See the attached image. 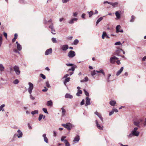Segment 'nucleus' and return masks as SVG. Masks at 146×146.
Segmentation results:
<instances>
[{
  "label": "nucleus",
  "instance_id": "obj_44",
  "mask_svg": "<svg viewBox=\"0 0 146 146\" xmlns=\"http://www.w3.org/2000/svg\"><path fill=\"white\" fill-rule=\"evenodd\" d=\"M96 70H94L93 71L91 72V75L92 76H94L96 74Z\"/></svg>",
  "mask_w": 146,
  "mask_h": 146
},
{
  "label": "nucleus",
  "instance_id": "obj_51",
  "mask_svg": "<svg viewBox=\"0 0 146 146\" xmlns=\"http://www.w3.org/2000/svg\"><path fill=\"white\" fill-rule=\"evenodd\" d=\"M115 45H121V44L120 41H118L115 42Z\"/></svg>",
  "mask_w": 146,
  "mask_h": 146
},
{
  "label": "nucleus",
  "instance_id": "obj_18",
  "mask_svg": "<svg viewBox=\"0 0 146 146\" xmlns=\"http://www.w3.org/2000/svg\"><path fill=\"white\" fill-rule=\"evenodd\" d=\"M73 97L72 95L69 94H66L65 95V98H69L70 99L72 98Z\"/></svg>",
  "mask_w": 146,
  "mask_h": 146
},
{
  "label": "nucleus",
  "instance_id": "obj_21",
  "mask_svg": "<svg viewBox=\"0 0 146 146\" xmlns=\"http://www.w3.org/2000/svg\"><path fill=\"white\" fill-rule=\"evenodd\" d=\"M80 140V137L79 136L77 135L76 137H75L73 140V141L75 142V143H77Z\"/></svg>",
  "mask_w": 146,
  "mask_h": 146
},
{
  "label": "nucleus",
  "instance_id": "obj_45",
  "mask_svg": "<svg viewBox=\"0 0 146 146\" xmlns=\"http://www.w3.org/2000/svg\"><path fill=\"white\" fill-rule=\"evenodd\" d=\"M84 91L86 96H87V97H88L89 96V94L88 92L86 91L85 89L84 90Z\"/></svg>",
  "mask_w": 146,
  "mask_h": 146
},
{
  "label": "nucleus",
  "instance_id": "obj_3",
  "mask_svg": "<svg viewBox=\"0 0 146 146\" xmlns=\"http://www.w3.org/2000/svg\"><path fill=\"white\" fill-rule=\"evenodd\" d=\"M62 125L69 130H70L72 127V125L70 123H67L66 124H62Z\"/></svg>",
  "mask_w": 146,
  "mask_h": 146
},
{
  "label": "nucleus",
  "instance_id": "obj_31",
  "mask_svg": "<svg viewBox=\"0 0 146 146\" xmlns=\"http://www.w3.org/2000/svg\"><path fill=\"white\" fill-rule=\"evenodd\" d=\"M82 94V91L81 90H78V92L76 94V95L78 96H80V94Z\"/></svg>",
  "mask_w": 146,
  "mask_h": 146
},
{
  "label": "nucleus",
  "instance_id": "obj_7",
  "mask_svg": "<svg viewBox=\"0 0 146 146\" xmlns=\"http://www.w3.org/2000/svg\"><path fill=\"white\" fill-rule=\"evenodd\" d=\"M118 58L115 57V56H113L111 57L110 60V63L111 64H114L115 63L116 60H118Z\"/></svg>",
  "mask_w": 146,
  "mask_h": 146
},
{
  "label": "nucleus",
  "instance_id": "obj_8",
  "mask_svg": "<svg viewBox=\"0 0 146 146\" xmlns=\"http://www.w3.org/2000/svg\"><path fill=\"white\" fill-rule=\"evenodd\" d=\"M61 49L63 51H65L68 48V46L67 44L62 45L60 46Z\"/></svg>",
  "mask_w": 146,
  "mask_h": 146
},
{
  "label": "nucleus",
  "instance_id": "obj_4",
  "mask_svg": "<svg viewBox=\"0 0 146 146\" xmlns=\"http://www.w3.org/2000/svg\"><path fill=\"white\" fill-rule=\"evenodd\" d=\"M143 120L141 119H139L137 121H133V124L134 125L137 127H138L140 128V123L142 122Z\"/></svg>",
  "mask_w": 146,
  "mask_h": 146
},
{
  "label": "nucleus",
  "instance_id": "obj_56",
  "mask_svg": "<svg viewBox=\"0 0 146 146\" xmlns=\"http://www.w3.org/2000/svg\"><path fill=\"white\" fill-rule=\"evenodd\" d=\"M66 66H72L73 65V64L71 63L66 64Z\"/></svg>",
  "mask_w": 146,
  "mask_h": 146
},
{
  "label": "nucleus",
  "instance_id": "obj_9",
  "mask_svg": "<svg viewBox=\"0 0 146 146\" xmlns=\"http://www.w3.org/2000/svg\"><path fill=\"white\" fill-rule=\"evenodd\" d=\"M121 51H122V49H118L116 50L114 52V54L115 55H116L117 56H120V54Z\"/></svg>",
  "mask_w": 146,
  "mask_h": 146
},
{
  "label": "nucleus",
  "instance_id": "obj_38",
  "mask_svg": "<svg viewBox=\"0 0 146 146\" xmlns=\"http://www.w3.org/2000/svg\"><path fill=\"white\" fill-rule=\"evenodd\" d=\"M53 43H57V42L56 38L53 37L51 39Z\"/></svg>",
  "mask_w": 146,
  "mask_h": 146
},
{
  "label": "nucleus",
  "instance_id": "obj_28",
  "mask_svg": "<svg viewBox=\"0 0 146 146\" xmlns=\"http://www.w3.org/2000/svg\"><path fill=\"white\" fill-rule=\"evenodd\" d=\"M17 36H18V35H17V34L15 33V34L14 37L12 40V42H15V41L16 39L17 38Z\"/></svg>",
  "mask_w": 146,
  "mask_h": 146
},
{
  "label": "nucleus",
  "instance_id": "obj_19",
  "mask_svg": "<svg viewBox=\"0 0 146 146\" xmlns=\"http://www.w3.org/2000/svg\"><path fill=\"white\" fill-rule=\"evenodd\" d=\"M42 137L44 138V141L46 143H48V139L46 137V135L45 134H44L42 135Z\"/></svg>",
  "mask_w": 146,
  "mask_h": 146
},
{
  "label": "nucleus",
  "instance_id": "obj_47",
  "mask_svg": "<svg viewBox=\"0 0 146 146\" xmlns=\"http://www.w3.org/2000/svg\"><path fill=\"white\" fill-rule=\"evenodd\" d=\"M40 77L43 79H44L46 78V76H45L42 74H40Z\"/></svg>",
  "mask_w": 146,
  "mask_h": 146
},
{
  "label": "nucleus",
  "instance_id": "obj_24",
  "mask_svg": "<svg viewBox=\"0 0 146 146\" xmlns=\"http://www.w3.org/2000/svg\"><path fill=\"white\" fill-rule=\"evenodd\" d=\"M115 15L119 19L121 17V15L119 13L118 11H117L115 13Z\"/></svg>",
  "mask_w": 146,
  "mask_h": 146
},
{
  "label": "nucleus",
  "instance_id": "obj_49",
  "mask_svg": "<svg viewBox=\"0 0 146 146\" xmlns=\"http://www.w3.org/2000/svg\"><path fill=\"white\" fill-rule=\"evenodd\" d=\"M43 111L45 113L48 114V112L47 111V110L46 108H44L42 109Z\"/></svg>",
  "mask_w": 146,
  "mask_h": 146
},
{
  "label": "nucleus",
  "instance_id": "obj_41",
  "mask_svg": "<svg viewBox=\"0 0 146 146\" xmlns=\"http://www.w3.org/2000/svg\"><path fill=\"white\" fill-rule=\"evenodd\" d=\"M64 142L65 143V146H70V144L67 140H65V141Z\"/></svg>",
  "mask_w": 146,
  "mask_h": 146
},
{
  "label": "nucleus",
  "instance_id": "obj_34",
  "mask_svg": "<svg viewBox=\"0 0 146 146\" xmlns=\"http://www.w3.org/2000/svg\"><path fill=\"white\" fill-rule=\"evenodd\" d=\"M87 12L89 14L90 17H91L94 14L93 12L92 11H91L90 12L88 11Z\"/></svg>",
  "mask_w": 146,
  "mask_h": 146
},
{
  "label": "nucleus",
  "instance_id": "obj_2",
  "mask_svg": "<svg viewBox=\"0 0 146 146\" xmlns=\"http://www.w3.org/2000/svg\"><path fill=\"white\" fill-rule=\"evenodd\" d=\"M28 84L29 85V87L28 88V90L30 94V97L32 100H34L35 99V98L33 96L31 95L32 91L33 88V85L32 83L30 82H29Z\"/></svg>",
  "mask_w": 146,
  "mask_h": 146
},
{
  "label": "nucleus",
  "instance_id": "obj_16",
  "mask_svg": "<svg viewBox=\"0 0 146 146\" xmlns=\"http://www.w3.org/2000/svg\"><path fill=\"white\" fill-rule=\"evenodd\" d=\"M16 44L17 45V48L18 50L19 51H21L22 50V46L17 41L16 42Z\"/></svg>",
  "mask_w": 146,
  "mask_h": 146
},
{
  "label": "nucleus",
  "instance_id": "obj_39",
  "mask_svg": "<svg viewBox=\"0 0 146 146\" xmlns=\"http://www.w3.org/2000/svg\"><path fill=\"white\" fill-rule=\"evenodd\" d=\"M75 67L74 66H72L71 68H69L68 70V72H69L70 71L72 70V71H74L75 70Z\"/></svg>",
  "mask_w": 146,
  "mask_h": 146
},
{
  "label": "nucleus",
  "instance_id": "obj_23",
  "mask_svg": "<svg viewBox=\"0 0 146 146\" xmlns=\"http://www.w3.org/2000/svg\"><path fill=\"white\" fill-rule=\"evenodd\" d=\"M5 67L2 64L0 63V71L2 72L4 71Z\"/></svg>",
  "mask_w": 146,
  "mask_h": 146
},
{
  "label": "nucleus",
  "instance_id": "obj_29",
  "mask_svg": "<svg viewBox=\"0 0 146 146\" xmlns=\"http://www.w3.org/2000/svg\"><path fill=\"white\" fill-rule=\"evenodd\" d=\"M96 72L98 73H101L104 76L105 75V73L104 72V70L103 69H101L99 71L96 70Z\"/></svg>",
  "mask_w": 146,
  "mask_h": 146
},
{
  "label": "nucleus",
  "instance_id": "obj_6",
  "mask_svg": "<svg viewBox=\"0 0 146 146\" xmlns=\"http://www.w3.org/2000/svg\"><path fill=\"white\" fill-rule=\"evenodd\" d=\"M76 54L74 51L70 50L68 54V56L70 58H72L75 56Z\"/></svg>",
  "mask_w": 146,
  "mask_h": 146
},
{
  "label": "nucleus",
  "instance_id": "obj_60",
  "mask_svg": "<svg viewBox=\"0 0 146 146\" xmlns=\"http://www.w3.org/2000/svg\"><path fill=\"white\" fill-rule=\"evenodd\" d=\"M85 82H87L88 80V78L87 77H86L84 78V80Z\"/></svg>",
  "mask_w": 146,
  "mask_h": 146
},
{
  "label": "nucleus",
  "instance_id": "obj_42",
  "mask_svg": "<svg viewBox=\"0 0 146 146\" xmlns=\"http://www.w3.org/2000/svg\"><path fill=\"white\" fill-rule=\"evenodd\" d=\"M135 19V17L132 15L131 17V19L130 21L131 22H134V19Z\"/></svg>",
  "mask_w": 146,
  "mask_h": 146
},
{
  "label": "nucleus",
  "instance_id": "obj_1",
  "mask_svg": "<svg viewBox=\"0 0 146 146\" xmlns=\"http://www.w3.org/2000/svg\"><path fill=\"white\" fill-rule=\"evenodd\" d=\"M138 128L135 127L131 132L130 133L127 135V137L129 138H132L133 137H138L139 134L140 132L137 131Z\"/></svg>",
  "mask_w": 146,
  "mask_h": 146
},
{
  "label": "nucleus",
  "instance_id": "obj_25",
  "mask_svg": "<svg viewBox=\"0 0 146 146\" xmlns=\"http://www.w3.org/2000/svg\"><path fill=\"white\" fill-rule=\"evenodd\" d=\"M47 105L48 106H51L52 105V100H49L47 101Z\"/></svg>",
  "mask_w": 146,
  "mask_h": 146
},
{
  "label": "nucleus",
  "instance_id": "obj_50",
  "mask_svg": "<svg viewBox=\"0 0 146 146\" xmlns=\"http://www.w3.org/2000/svg\"><path fill=\"white\" fill-rule=\"evenodd\" d=\"M78 14V13L77 12H76L75 13H73V16L75 17H77Z\"/></svg>",
  "mask_w": 146,
  "mask_h": 146
},
{
  "label": "nucleus",
  "instance_id": "obj_61",
  "mask_svg": "<svg viewBox=\"0 0 146 146\" xmlns=\"http://www.w3.org/2000/svg\"><path fill=\"white\" fill-rule=\"evenodd\" d=\"M112 110L114 112H117L118 111L117 110L116 108L113 109H112Z\"/></svg>",
  "mask_w": 146,
  "mask_h": 146
},
{
  "label": "nucleus",
  "instance_id": "obj_17",
  "mask_svg": "<svg viewBox=\"0 0 146 146\" xmlns=\"http://www.w3.org/2000/svg\"><path fill=\"white\" fill-rule=\"evenodd\" d=\"M118 3L117 2H115L114 3L111 2L110 5L112 6L114 8L117 7L118 6Z\"/></svg>",
  "mask_w": 146,
  "mask_h": 146
},
{
  "label": "nucleus",
  "instance_id": "obj_62",
  "mask_svg": "<svg viewBox=\"0 0 146 146\" xmlns=\"http://www.w3.org/2000/svg\"><path fill=\"white\" fill-rule=\"evenodd\" d=\"M49 28L51 29V30L54 29L53 26L52 25H50L49 26Z\"/></svg>",
  "mask_w": 146,
  "mask_h": 146
},
{
  "label": "nucleus",
  "instance_id": "obj_14",
  "mask_svg": "<svg viewBox=\"0 0 146 146\" xmlns=\"http://www.w3.org/2000/svg\"><path fill=\"white\" fill-rule=\"evenodd\" d=\"M96 124L97 127L99 129L101 130H103V126H101L100 125H99L98 124V121L97 120H96Z\"/></svg>",
  "mask_w": 146,
  "mask_h": 146
},
{
  "label": "nucleus",
  "instance_id": "obj_58",
  "mask_svg": "<svg viewBox=\"0 0 146 146\" xmlns=\"http://www.w3.org/2000/svg\"><path fill=\"white\" fill-rule=\"evenodd\" d=\"M85 15H86L84 13H83L81 17L82 18L84 19H85Z\"/></svg>",
  "mask_w": 146,
  "mask_h": 146
},
{
  "label": "nucleus",
  "instance_id": "obj_43",
  "mask_svg": "<svg viewBox=\"0 0 146 146\" xmlns=\"http://www.w3.org/2000/svg\"><path fill=\"white\" fill-rule=\"evenodd\" d=\"M19 80L17 79H16L15 80H14L13 82V83L15 84H17L19 83Z\"/></svg>",
  "mask_w": 146,
  "mask_h": 146
},
{
  "label": "nucleus",
  "instance_id": "obj_33",
  "mask_svg": "<svg viewBox=\"0 0 146 146\" xmlns=\"http://www.w3.org/2000/svg\"><path fill=\"white\" fill-rule=\"evenodd\" d=\"M38 111L37 110H35L31 112V113L32 115H35V114H38Z\"/></svg>",
  "mask_w": 146,
  "mask_h": 146
},
{
  "label": "nucleus",
  "instance_id": "obj_37",
  "mask_svg": "<svg viewBox=\"0 0 146 146\" xmlns=\"http://www.w3.org/2000/svg\"><path fill=\"white\" fill-rule=\"evenodd\" d=\"M79 42V40L77 39H75L73 42V44L75 45H77Z\"/></svg>",
  "mask_w": 146,
  "mask_h": 146
},
{
  "label": "nucleus",
  "instance_id": "obj_54",
  "mask_svg": "<svg viewBox=\"0 0 146 146\" xmlns=\"http://www.w3.org/2000/svg\"><path fill=\"white\" fill-rule=\"evenodd\" d=\"M51 33L54 35L55 34V31L54 29L51 30Z\"/></svg>",
  "mask_w": 146,
  "mask_h": 146
},
{
  "label": "nucleus",
  "instance_id": "obj_48",
  "mask_svg": "<svg viewBox=\"0 0 146 146\" xmlns=\"http://www.w3.org/2000/svg\"><path fill=\"white\" fill-rule=\"evenodd\" d=\"M46 86L48 88H50V86L48 81H47L46 83Z\"/></svg>",
  "mask_w": 146,
  "mask_h": 146
},
{
  "label": "nucleus",
  "instance_id": "obj_46",
  "mask_svg": "<svg viewBox=\"0 0 146 146\" xmlns=\"http://www.w3.org/2000/svg\"><path fill=\"white\" fill-rule=\"evenodd\" d=\"M43 116V115L41 114H40L38 117V120L39 121H40L42 118Z\"/></svg>",
  "mask_w": 146,
  "mask_h": 146
},
{
  "label": "nucleus",
  "instance_id": "obj_12",
  "mask_svg": "<svg viewBox=\"0 0 146 146\" xmlns=\"http://www.w3.org/2000/svg\"><path fill=\"white\" fill-rule=\"evenodd\" d=\"M86 101L85 106H87L90 104V98H89L88 97H87L86 99Z\"/></svg>",
  "mask_w": 146,
  "mask_h": 146
},
{
  "label": "nucleus",
  "instance_id": "obj_5",
  "mask_svg": "<svg viewBox=\"0 0 146 146\" xmlns=\"http://www.w3.org/2000/svg\"><path fill=\"white\" fill-rule=\"evenodd\" d=\"M13 69L15 72L16 74L17 75H19L21 72L19 70V67L17 66H15L13 67Z\"/></svg>",
  "mask_w": 146,
  "mask_h": 146
},
{
  "label": "nucleus",
  "instance_id": "obj_15",
  "mask_svg": "<svg viewBox=\"0 0 146 146\" xmlns=\"http://www.w3.org/2000/svg\"><path fill=\"white\" fill-rule=\"evenodd\" d=\"M78 19L77 18H72L71 19L68 21V23L70 24H72L74 23V21H77Z\"/></svg>",
  "mask_w": 146,
  "mask_h": 146
},
{
  "label": "nucleus",
  "instance_id": "obj_26",
  "mask_svg": "<svg viewBox=\"0 0 146 146\" xmlns=\"http://www.w3.org/2000/svg\"><path fill=\"white\" fill-rule=\"evenodd\" d=\"M5 106V105L3 104L1 105L0 106V111H4L5 110L3 108Z\"/></svg>",
  "mask_w": 146,
  "mask_h": 146
},
{
  "label": "nucleus",
  "instance_id": "obj_13",
  "mask_svg": "<svg viewBox=\"0 0 146 146\" xmlns=\"http://www.w3.org/2000/svg\"><path fill=\"white\" fill-rule=\"evenodd\" d=\"M17 132L18 133L17 135V136L19 138H21L23 136V133L19 129H18L17 131Z\"/></svg>",
  "mask_w": 146,
  "mask_h": 146
},
{
  "label": "nucleus",
  "instance_id": "obj_55",
  "mask_svg": "<svg viewBox=\"0 0 146 146\" xmlns=\"http://www.w3.org/2000/svg\"><path fill=\"white\" fill-rule=\"evenodd\" d=\"M69 76V74H66L64 76L63 78V79L65 78H67V77Z\"/></svg>",
  "mask_w": 146,
  "mask_h": 146
},
{
  "label": "nucleus",
  "instance_id": "obj_53",
  "mask_svg": "<svg viewBox=\"0 0 146 146\" xmlns=\"http://www.w3.org/2000/svg\"><path fill=\"white\" fill-rule=\"evenodd\" d=\"M44 89H43L42 90V91L44 92H46L48 90V89L46 87H44Z\"/></svg>",
  "mask_w": 146,
  "mask_h": 146
},
{
  "label": "nucleus",
  "instance_id": "obj_63",
  "mask_svg": "<svg viewBox=\"0 0 146 146\" xmlns=\"http://www.w3.org/2000/svg\"><path fill=\"white\" fill-rule=\"evenodd\" d=\"M146 60V56H144L142 59L143 61H144Z\"/></svg>",
  "mask_w": 146,
  "mask_h": 146
},
{
  "label": "nucleus",
  "instance_id": "obj_59",
  "mask_svg": "<svg viewBox=\"0 0 146 146\" xmlns=\"http://www.w3.org/2000/svg\"><path fill=\"white\" fill-rule=\"evenodd\" d=\"M3 35L5 37V38H7V34L6 33L4 32L3 33Z\"/></svg>",
  "mask_w": 146,
  "mask_h": 146
},
{
  "label": "nucleus",
  "instance_id": "obj_11",
  "mask_svg": "<svg viewBox=\"0 0 146 146\" xmlns=\"http://www.w3.org/2000/svg\"><path fill=\"white\" fill-rule=\"evenodd\" d=\"M52 48H50L47 50L45 53V54L46 55H48L52 53Z\"/></svg>",
  "mask_w": 146,
  "mask_h": 146
},
{
  "label": "nucleus",
  "instance_id": "obj_32",
  "mask_svg": "<svg viewBox=\"0 0 146 146\" xmlns=\"http://www.w3.org/2000/svg\"><path fill=\"white\" fill-rule=\"evenodd\" d=\"M107 33L106 32L104 31L103 32V34L102 35V37L103 39H104L105 38V37L106 36Z\"/></svg>",
  "mask_w": 146,
  "mask_h": 146
},
{
  "label": "nucleus",
  "instance_id": "obj_64",
  "mask_svg": "<svg viewBox=\"0 0 146 146\" xmlns=\"http://www.w3.org/2000/svg\"><path fill=\"white\" fill-rule=\"evenodd\" d=\"M143 125L144 126H146V118L145 119V122L143 123Z\"/></svg>",
  "mask_w": 146,
  "mask_h": 146
},
{
  "label": "nucleus",
  "instance_id": "obj_57",
  "mask_svg": "<svg viewBox=\"0 0 146 146\" xmlns=\"http://www.w3.org/2000/svg\"><path fill=\"white\" fill-rule=\"evenodd\" d=\"M114 113V111L112 110L109 113V115L110 116H111Z\"/></svg>",
  "mask_w": 146,
  "mask_h": 146
},
{
  "label": "nucleus",
  "instance_id": "obj_10",
  "mask_svg": "<svg viewBox=\"0 0 146 146\" xmlns=\"http://www.w3.org/2000/svg\"><path fill=\"white\" fill-rule=\"evenodd\" d=\"M121 27L119 25H117L116 27V32L118 33V32L123 33V31L122 29L119 30Z\"/></svg>",
  "mask_w": 146,
  "mask_h": 146
},
{
  "label": "nucleus",
  "instance_id": "obj_30",
  "mask_svg": "<svg viewBox=\"0 0 146 146\" xmlns=\"http://www.w3.org/2000/svg\"><path fill=\"white\" fill-rule=\"evenodd\" d=\"M66 78L64 82V83L65 84H66V83L68 82L70 79V78L69 77Z\"/></svg>",
  "mask_w": 146,
  "mask_h": 146
},
{
  "label": "nucleus",
  "instance_id": "obj_27",
  "mask_svg": "<svg viewBox=\"0 0 146 146\" xmlns=\"http://www.w3.org/2000/svg\"><path fill=\"white\" fill-rule=\"evenodd\" d=\"M61 110H62V116H64L65 115V113L66 112V110L64 109L63 107H62L61 108Z\"/></svg>",
  "mask_w": 146,
  "mask_h": 146
},
{
  "label": "nucleus",
  "instance_id": "obj_35",
  "mask_svg": "<svg viewBox=\"0 0 146 146\" xmlns=\"http://www.w3.org/2000/svg\"><path fill=\"white\" fill-rule=\"evenodd\" d=\"M103 19V18L102 17H100L97 21L96 25L100 22Z\"/></svg>",
  "mask_w": 146,
  "mask_h": 146
},
{
  "label": "nucleus",
  "instance_id": "obj_20",
  "mask_svg": "<svg viewBox=\"0 0 146 146\" xmlns=\"http://www.w3.org/2000/svg\"><path fill=\"white\" fill-rule=\"evenodd\" d=\"M123 69V67H121L120 70H119L116 73V75L118 76L122 72Z\"/></svg>",
  "mask_w": 146,
  "mask_h": 146
},
{
  "label": "nucleus",
  "instance_id": "obj_52",
  "mask_svg": "<svg viewBox=\"0 0 146 146\" xmlns=\"http://www.w3.org/2000/svg\"><path fill=\"white\" fill-rule=\"evenodd\" d=\"M85 101L84 99H83L80 103V105H83L84 104Z\"/></svg>",
  "mask_w": 146,
  "mask_h": 146
},
{
  "label": "nucleus",
  "instance_id": "obj_36",
  "mask_svg": "<svg viewBox=\"0 0 146 146\" xmlns=\"http://www.w3.org/2000/svg\"><path fill=\"white\" fill-rule=\"evenodd\" d=\"M66 137V136H62L61 137V141H65V140H67L66 139H64Z\"/></svg>",
  "mask_w": 146,
  "mask_h": 146
},
{
  "label": "nucleus",
  "instance_id": "obj_22",
  "mask_svg": "<svg viewBox=\"0 0 146 146\" xmlns=\"http://www.w3.org/2000/svg\"><path fill=\"white\" fill-rule=\"evenodd\" d=\"M116 103L115 101L111 100L110 102V104L112 106H114Z\"/></svg>",
  "mask_w": 146,
  "mask_h": 146
},
{
  "label": "nucleus",
  "instance_id": "obj_40",
  "mask_svg": "<svg viewBox=\"0 0 146 146\" xmlns=\"http://www.w3.org/2000/svg\"><path fill=\"white\" fill-rule=\"evenodd\" d=\"M111 74H109L108 75L107 78V81L108 82H110V76H111Z\"/></svg>",
  "mask_w": 146,
  "mask_h": 146
}]
</instances>
